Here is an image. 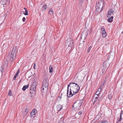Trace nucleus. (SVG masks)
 I'll return each instance as SVG.
<instances>
[{
	"label": "nucleus",
	"mask_w": 123,
	"mask_h": 123,
	"mask_svg": "<svg viewBox=\"0 0 123 123\" xmlns=\"http://www.w3.org/2000/svg\"><path fill=\"white\" fill-rule=\"evenodd\" d=\"M123 114V111H122L120 115H122V114Z\"/></svg>",
	"instance_id": "a19ab883"
},
{
	"label": "nucleus",
	"mask_w": 123,
	"mask_h": 123,
	"mask_svg": "<svg viewBox=\"0 0 123 123\" xmlns=\"http://www.w3.org/2000/svg\"><path fill=\"white\" fill-rule=\"evenodd\" d=\"M17 76H16V75H15V76H14V77L13 78V80H15L16 78L17 77Z\"/></svg>",
	"instance_id": "2f4dec72"
},
{
	"label": "nucleus",
	"mask_w": 123,
	"mask_h": 123,
	"mask_svg": "<svg viewBox=\"0 0 123 123\" xmlns=\"http://www.w3.org/2000/svg\"><path fill=\"white\" fill-rule=\"evenodd\" d=\"M7 1L6 0H2V1H1V4L3 5H6V3Z\"/></svg>",
	"instance_id": "2eb2a0df"
},
{
	"label": "nucleus",
	"mask_w": 123,
	"mask_h": 123,
	"mask_svg": "<svg viewBox=\"0 0 123 123\" xmlns=\"http://www.w3.org/2000/svg\"><path fill=\"white\" fill-rule=\"evenodd\" d=\"M19 70L18 69V71H17V73L15 75L17 76H18V74H19Z\"/></svg>",
	"instance_id": "cd10ccee"
},
{
	"label": "nucleus",
	"mask_w": 123,
	"mask_h": 123,
	"mask_svg": "<svg viewBox=\"0 0 123 123\" xmlns=\"http://www.w3.org/2000/svg\"><path fill=\"white\" fill-rule=\"evenodd\" d=\"M83 100L82 99L80 101H76L73 105V107H75L76 110H80V108L83 103Z\"/></svg>",
	"instance_id": "20e7f679"
},
{
	"label": "nucleus",
	"mask_w": 123,
	"mask_h": 123,
	"mask_svg": "<svg viewBox=\"0 0 123 123\" xmlns=\"http://www.w3.org/2000/svg\"><path fill=\"white\" fill-rule=\"evenodd\" d=\"M65 44L66 46L68 47L69 49H71V47L73 46V41L71 38L68 39L66 41Z\"/></svg>",
	"instance_id": "423d86ee"
},
{
	"label": "nucleus",
	"mask_w": 123,
	"mask_h": 123,
	"mask_svg": "<svg viewBox=\"0 0 123 123\" xmlns=\"http://www.w3.org/2000/svg\"><path fill=\"white\" fill-rule=\"evenodd\" d=\"M7 0V1L9 0V1H10V0Z\"/></svg>",
	"instance_id": "a18cd8bd"
},
{
	"label": "nucleus",
	"mask_w": 123,
	"mask_h": 123,
	"mask_svg": "<svg viewBox=\"0 0 123 123\" xmlns=\"http://www.w3.org/2000/svg\"><path fill=\"white\" fill-rule=\"evenodd\" d=\"M36 113L37 110L36 109H34L31 112L30 114L31 115H35Z\"/></svg>",
	"instance_id": "ddd939ff"
},
{
	"label": "nucleus",
	"mask_w": 123,
	"mask_h": 123,
	"mask_svg": "<svg viewBox=\"0 0 123 123\" xmlns=\"http://www.w3.org/2000/svg\"><path fill=\"white\" fill-rule=\"evenodd\" d=\"M37 85V82L35 81H34L33 82L31 87L30 90H33L32 93L34 94H35L36 93L35 90Z\"/></svg>",
	"instance_id": "1a4fd4ad"
},
{
	"label": "nucleus",
	"mask_w": 123,
	"mask_h": 123,
	"mask_svg": "<svg viewBox=\"0 0 123 123\" xmlns=\"http://www.w3.org/2000/svg\"><path fill=\"white\" fill-rule=\"evenodd\" d=\"M61 96H59V98L60 99H62V94H61Z\"/></svg>",
	"instance_id": "4c0bfd02"
},
{
	"label": "nucleus",
	"mask_w": 123,
	"mask_h": 123,
	"mask_svg": "<svg viewBox=\"0 0 123 123\" xmlns=\"http://www.w3.org/2000/svg\"><path fill=\"white\" fill-rule=\"evenodd\" d=\"M24 9L25 10V11L23 13L25 15H28V12L27 9L25 7H24Z\"/></svg>",
	"instance_id": "dca6fc26"
},
{
	"label": "nucleus",
	"mask_w": 123,
	"mask_h": 123,
	"mask_svg": "<svg viewBox=\"0 0 123 123\" xmlns=\"http://www.w3.org/2000/svg\"><path fill=\"white\" fill-rule=\"evenodd\" d=\"M104 6V2L101 0H100L97 3L96 6V10L98 12H100L102 10Z\"/></svg>",
	"instance_id": "7ed1b4c3"
},
{
	"label": "nucleus",
	"mask_w": 123,
	"mask_h": 123,
	"mask_svg": "<svg viewBox=\"0 0 123 123\" xmlns=\"http://www.w3.org/2000/svg\"><path fill=\"white\" fill-rule=\"evenodd\" d=\"M25 113H26V114H27L28 112V108H26L25 110Z\"/></svg>",
	"instance_id": "bb28decb"
},
{
	"label": "nucleus",
	"mask_w": 123,
	"mask_h": 123,
	"mask_svg": "<svg viewBox=\"0 0 123 123\" xmlns=\"http://www.w3.org/2000/svg\"><path fill=\"white\" fill-rule=\"evenodd\" d=\"M53 71V68L51 66H50L49 67V72L50 73H51Z\"/></svg>",
	"instance_id": "4be33fe9"
},
{
	"label": "nucleus",
	"mask_w": 123,
	"mask_h": 123,
	"mask_svg": "<svg viewBox=\"0 0 123 123\" xmlns=\"http://www.w3.org/2000/svg\"><path fill=\"white\" fill-rule=\"evenodd\" d=\"M49 12L51 15H53V12L52 9L49 10Z\"/></svg>",
	"instance_id": "412c9836"
},
{
	"label": "nucleus",
	"mask_w": 123,
	"mask_h": 123,
	"mask_svg": "<svg viewBox=\"0 0 123 123\" xmlns=\"http://www.w3.org/2000/svg\"><path fill=\"white\" fill-rule=\"evenodd\" d=\"M89 32H91V31H89Z\"/></svg>",
	"instance_id": "de8ad7c7"
},
{
	"label": "nucleus",
	"mask_w": 123,
	"mask_h": 123,
	"mask_svg": "<svg viewBox=\"0 0 123 123\" xmlns=\"http://www.w3.org/2000/svg\"><path fill=\"white\" fill-rule=\"evenodd\" d=\"M102 37H105L107 36L106 32L105 31H104L103 32H102Z\"/></svg>",
	"instance_id": "6ab92c4d"
},
{
	"label": "nucleus",
	"mask_w": 123,
	"mask_h": 123,
	"mask_svg": "<svg viewBox=\"0 0 123 123\" xmlns=\"http://www.w3.org/2000/svg\"><path fill=\"white\" fill-rule=\"evenodd\" d=\"M48 86V82L47 81L46 79H44L43 81V86L41 88V91L42 92H43L44 91V88H45V90H47Z\"/></svg>",
	"instance_id": "39448f33"
},
{
	"label": "nucleus",
	"mask_w": 123,
	"mask_h": 123,
	"mask_svg": "<svg viewBox=\"0 0 123 123\" xmlns=\"http://www.w3.org/2000/svg\"><path fill=\"white\" fill-rule=\"evenodd\" d=\"M114 11L112 9H110L108 11L107 14V17H109L111 16V15L113 13Z\"/></svg>",
	"instance_id": "9d476101"
},
{
	"label": "nucleus",
	"mask_w": 123,
	"mask_h": 123,
	"mask_svg": "<svg viewBox=\"0 0 123 123\" xmlns=\"http://www.w3.org/2000/svg\"><path fill=\"white\" fill-rule=\"evenodd\" d=\"M17 47L16 46L13 48L12 51L9 54L8 56L10 57V60L11 62L16 57L17 51Z\"/></svg>",
	"instance_id": "f03ea898"
},
{
	"label": "nucleus",
	"mask_w": 123,
	"mask_h": 123,
	"mask_svg": "<svg viewBox=\"0 0 123 123\" xmlns=\"http://www.w3.org/2000/svg\"><path fill=\"white\" fill-rule=\"evenodd\" d=\"M31 91H30V94H31V97H32L34 94L33 93H32V92L33 91V90H31Z\"/></svg>",
	"instance_id": "a878e982"
},
{
	"label": "nucleus",
	"mask_w": 123,
	"mask_h": 123,
	"mask_svg": "<svg viewBox=\"0 0 123 123\" xmlns=\"http://www.w3.org/2000/svg\"><path fill=\"white\" fill-rule=\"evenodd\" d=\"M82 113V112L81 111H79L78 113V114L79 115H80L81 113Z\"/></svg>",
	"instance_id": "e433bc0d"
},
{
	"label": "nucleus",
	"mask_w": 123,
	"mask_h": 123,
	"mask_svg": "<svg viewBox=\"0 0 123 123\" xmlns=\"http://www.w3.org/2000/svg\"><path fill=\"white\" fill-rule=\"evenodd\" d=\"M97 100H96V99H95L94 100V102H95Z\"/></svg>",
	"instance_id": "79ce46f5"
},
{
	"label": "nucleus",
	"mask_w": 123,
	"mask_h": 123,
	"mask_svg": "<svg viewBox=\"0 0 123 123\" xmlns=\"http://www.w3.org/2000/svg\"><path fill=\"white\" fill-rule=\"evenodd\" d=\"M101 88H99L98 89V91L99 92H101Z\"/></svg>",
	"instance_id": "f704fd0d"
},
{
	"label": "nucleus",
	"mask_w": 123,
	"mask_h": 123,
	"mask_svg": "<svg viewBox=\"0 0 123 123\" xmlns=\"http://www.w3.org/2000/svg\"><path fill=\"white\" fill-rule=\"evenodd\" d=\"M101 30L102 31V32H103V31H105V29L104 27L102 28Z\"/></svg>",
	"instance_id": "c756f323"
},
{
	"label": "nucleus",
	"mask_w": 123,
	"mask_h": 123,
	"mask_svg": "<svg viewBox=\"0 0 123 123\" xmlns=\"http://www.w3.org/2000/svg\"><path fill=\"white\" fill-rule=\"evenodd\" d=\"M96 95L97 96H96L95 97V99H96V100H97V99H98V94H96Z\"/></svg>",
	"instance_id": "7c9ffc66"
},
{
	"label": "nucleus",
	"mask_w": 123,
	"mask_h": 123,
	"mask_svg": "<svg viewBox=\"0 0 123 123\" xmlns=\"http://www.w3.org/2000/svg\"><path fill=\"white\" fill-rule=\"evenodd\" d=\"M99 93V92L98 93V91H97L95 93V94H96H96H98V95Z\"/></svg>",
	"instance_id": "58836bf2"
},
{
	"label": "nucleus",
	"mask_w": 123,
	"mask_h": 123,
	"mask_svg": "<svg viewBox=\"0 0 123 123\" xmlns=\"http://www.w3.org/2000/svg\"><path fill=\"white\" fill-rule=\"evenodd\" d=\"M108 98L109 99H111L112 97V96L111 94H109L108 96Z\"/></svg>",
	"instance_id": "393cba45"
},
{
	"label": "nucleus",
	"mask_w": 123,
	"mask_h": 123,
	"mask_svg": "<svg viewBox=\"0 0 123 123\" xmlns=\"http://www.w3.org/2000/svg\"><path fill=\"white\" fill-rule=\"evenodd\" d=\"M85 41L83 40H80L79 43V47L80 48H82L85 45Z\"/></svg>",
	"instance_id": "9b49d317"
},
{
	"label": "nucleus",
	"mask_w": 123,
	"mask_h": 123,
	"mask_svg": "<svg viewBox=\"0 0 123 123\" xmlns=\"http://www.w3.org/2000/svg\"><path fill=\"white\" fill-rule=\"evenodd\" d=\"M83 0H80V1H81V2H82V1Z\"/></svg>",
	"instance_id": "c03bdc74"
},
{
	"label": "nucleus",
	"mask_w": 123,
	"mask_h": 123,
	"mask_svg": "<svg viewBox=\"0 0 123 123\" xmlns=\"http://www.w3.org/2000/svg\"><path fill=\"white\" fill-rule=\"evenodd\" d=\"M122 118V115H120V118L118 120V122H117L116 123H118V122H120Z\"/></svg>",
	"instance_id": "b1692460"
},
{
	"label": "nucleus",
	"mask_w": 123,
	"mask_h": 123,
	"mask_svg": "<svg viewBox=\"0 0 123 123\" xmlns=\"http://www.w3.org/2000/svg\"><path fill=\"white\" fill-rule=\"evenodd\" d=\"M107 122V121H103L101 123H105L106 122Z\"/></svg>",
	"instance_id": "ea45409f"
},
{
	"label": "nucleus",
	"mask_w": 123,
	"mask_h": 123,
	"mask_svg": "<svg viewBox=\"0 0 123 123\" xmlns=\"http://www.w3.org/2000/svg\"><path fill=\"white\" fill-rule=\"evenodd\" d=\"M80 87L77 84L74 82L69 83L68 86L67 95L68 97H72L79 91Z\"/></svg>",
	"instance_id": "f257e3e1"
},
{
	"label": "nucleus",
	"mask_w": 123,
	"mask_h": 123,
	"mask_svg": "<svg viewBox=\"0 0 123 123\" xmlns=\"http://www.w3.org/2000/svg\"><path fill=\"white\" fill-rule=\"evenodd\" d=\"M64 118L62 117L60 118L59 120V123H64Z\"/></svg>",
	"instance_id": "aec40b11"
},
{
	"label": "nucleus",
	"mask_w": 123,
	"mask_h": 123,
	"mask_svg": "<svg viewBox=\"0 0 123 123\" xmlns=\"http://www.w3.org/2000/svg\"><path fill=\"white\" fill-rule=\"evenodd\" d=\"M25 17H23L22 19V21L23 22L25 21Z\"/></svg>",
	"instance_id": "473e14b6"
},
{
	"label": "nucleus",
	"mask_w": 123,
	"mask_h": 123,
	"mask_svg": "<svg viewBox=\"0 0 123 123\" xmlns=\"http://www.w3.org/2000/svg\"><path fill=\"white\" fill-rule=\"evenodd\" d=\"M109 59H108V58H107V61H107V60H108V61H109Z\"/></svg>",
	"instance_id": "37998d69"
},
{
	"label": "nucleus",
	"mask_w": 123,
	"mask_h": 123,
	"mask_svg": "<svg viewBox=\"0 0 123 123\" xmlns=\"http://www.w3.org/2000/svg\"><path fill=\"white\" fill-rule=\"evenodd\" d=\"M3 9H5L6 8V5H3Z\"/></svg>",
	"instance_id": "72a5a7b5"
},
{
	"label": "nucleus",
	"mask_w": 123,
	"mask_h": 123,
	"mask_svg": "<svg viewBox=\"0 0 123 123\" xmlns=\"http://www.w3.org/2000/svg\"><path fill=\"white\" fill-rule=\"evenodd\" d=\"M91 48L92 47L91 46H90L87 50V52L89 53L90 52Z\"/></svg>",
	"instance_id": "5701e85b"
},
{
	"label": "nucleus",
	"mask_w": 123,
	"mask_h": 123,
	"mask_svg": "<svg viewBox=\"0 0 123 123\" xmlns=\"http://www.w3.org/2000/svg\"><path fill=\"white\" fill-rule=\"evenodd\" d=\"M89 32H91V31H89Z\"/></svg>",
	"instance_id": "49530a36"
},
{
	"label": "nucleus",
	"mask_w": 123,
	"mask_h": 123,
	"mask_svg": "<svg viewBox=\"0 0 123 123\" xmlns=\"http://www.w3.org/2000/svg\"><path fill=\"white\" fill-rule=\"evenodd\" d=\"M47 6L46 4H44L41 8L42 10L43 11H45L47 8Z\"/></svg>",
	"instance_id": "4468645a"
},
{
	"label": "nucleus",
	"mask_w": 123,
	"mask_h": 123,
	"mask_svg": "<svg viewBox=\"0 0 123 123\" xmlns=\"http://www.w3.org/2000/svg\"><path fill=\"white\" fill-rule=\"evenodd\" d=\"M36 66V64L35 63H34V66H33V68L34 69H36V68H35Z\"/></svg>",
	"instance_id": "c9c22d12"
},
{
	"label": "nucleus",
	"mask_w": 123,
	"mask_h": 123,
	"mask_svg": "<svg viewBox=\"0 0 123 123\" xmlns=\"http://www.w3.org/2000/svg\"><path fill=\"white\" fill-rule=\"evenodd\" d=\"M56 109L57 111H59L62 109V106L60 105H59L56 106Z\"/></svg>",
	"instance_id": "f8f14e48"
},
{
	"label": "nucleus",
	"mask_w": 123,
	"mask_h": 123,
	"mask_svg": "<svg viewBox=\"0 0 123 123\" xmlns=\"http://www.w3.org/2000/svg\"><path fill=\"white\" fill-rule=\"evenodd\" d=\"M88 30H84L81 33L80 40H83L85 39L88 35Z\"/></svg>",
	"instance_id": "0eeeda50"
},
{
	"label": "nucleus",
	"mask_w": 123,
	"mask_h": 123,
	"mask_svg": "<svg viewBox=\"0 0 123 123\" xmlns=\"http://www.w3.org/2000/svg\"><path fill=\"white\" fill-rule=\"evenodd\" d=\"M113 18V16H111L110 18L108 19L107 20L109 22H111L113 21L112 19Z\"/></svg>",
	"instance_id": "a211bd4d"
},
{
	"label": "nucleus",
	"mask_w": 123,
	"mask_h": 123,
	"mask_svg": "<svg viewBox=\"0 0 123 123\" xmlns=\"http://www.w3.org/2000/svg\"><path fill=\"white\" fill-rule=\"evenodd\" d=\"M29 86V85L28 84L27 85L24 86L22 89V90L24 91H25L26 88H27Z\"/></svg>",
	"instance_id": "f3484780"
},
{
	"label": "nucleus",
	"mask_w": 123,
	"mask_h": 123,
	"mask_svg": "<svg viewBox=\"0 0 123 123\" xmlns=\"http://www.w3.org/2000/svg\"><path fill=\"white\" fill-rule=\"evenodd\" d=\"M2 71V72H2V71Z\"/></svg>",
	"instance_id": "09e8293b"
},
{
	"label": "nucleus",
	"mask_w": 123,
	"mask_h": 123,
	"mask_svg": "<svg viewBox=\"0 0 123 123\" xmlns=\"http://www.w3.org/2000/svg\"><path fill=\"white\" fill-rule=\"evenodd\" d=\"M8 95H10V96H11L12 95L11 91L10 90H9V92L8 93Z\"/></svg>",
	"instance_id": "c85d7f7f"
},
{
	"label": "nucleus",
	"mask_w": 123,
	"mask_h": 123,
	"mask_svg": "<svg viewBox=\"0 0 123 123\" xmlns=\"http://www.w3.org/2000/svg\"><path fill=\"white\" fill-rule=\"evenodd\" d=\"M110 65V63L107 61H105L103 63V68L102 69V73H103L105 71V70L107 69L109 67Z\"/></svg>",
	"instance_id": "6e6552de"
}]
</instances>
